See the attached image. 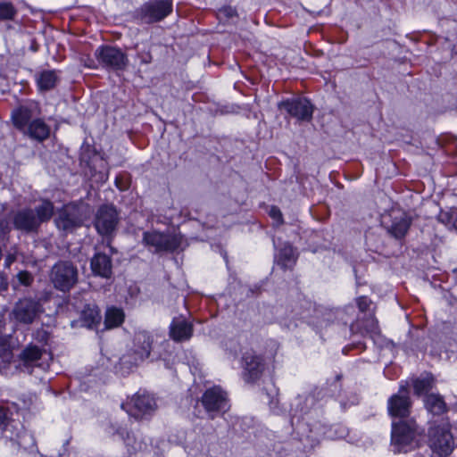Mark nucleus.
<instances>
[{
	"mask_svg": "<svg viewBox=\"0 0 457 457\" xmlns=\"http://www.w3.org/2000/svg\"><path fill=\"white\" fill-rule=\"evenodd\" d=\"M54 213V205L50 201L44 200L35 210L23 209L13 217L14 227L22 231H36L41 223L49 220Z\"/></svg>",
	"mask_w": 457,
	"mask_h": 457,
	"instance_id": "f257e3e1",
	"label": "nucleus"
},
{
	"mask_svg": "<svg viewBox=\"0 0 457 457\" xmlns=\"http://www.w3.org/2000/svg\"><path fill=\"white\" fill-rule=\"evenodd\" d=\"M420 433L413 420L393 422L392 445L395 452H407L419 446Z\"/></svg>",
	"mask_w": 457,
	"mask_h": 457,
	"instance_id": "f03ea898",
	"label": "nucleus"
},
{
	"mask_svg": "<svg viewBox=\"0 0 457 457\" xmlns=\"http://www.w3.org/2000/svg\"><path fill=\"white\" fill-rule=\"evenodd\" d=\"M12 416V411L8 407L0 404V438L4 437L11 441H16L19 446L24 448L28 447L23 442L26 439L34 445L33 437L28 434L23 429L21 424L15 421Z\"/></svg>",
	"mask_w": 457,
	"mask_h": 457,
	"instance_id": "7ed1b4c3",
	"label": "nucleus"
},
{
	"mask_svg": "<svg viewBox=\"0 0 457 457\" xmlns=\"http://www.w3.org/2000/svg\"><path fill=\"white\" fill-rule=\"evenodd\" d=\"M428 445L432 452L438 456H447L453 450V438L449 424L431 427L428 430Z\"/></svg>",
	"mask_w": 457,
	"mask_h": 457,
	"instance_id": "20e7f679",
	"label": "nucleus"
},
{
	"mask_svg": "<svg viewBox=\"0 0 457 457\" xmlns=\"http://www.w3.org/2000/svg\"><path fill=\"white\" fill-rule=\"evenodd\" d=\"M50 279L56 289L67 292L77 283L78 272L72 264L60 262L52 268Z\"/></svg>",
	"mask_w": 457,
	"mask_h": 457,
	"instance_id": "39448f33",
	"label": "nucleus"
},
{
	"mask_svg": "<svg viewBox=\"0 0 457 457\" xmlns=\"http://www.w3.org/2000/svg\"><path fill=\"white\" fill-rule=\"evenodd\" d=\"M122 408L136 419L149 414L156 408V403L153 395L148 393H137L129 402L122 404Z\"/></svg>",
	"mask_w": 457,
	"mask_h": 457,
	"instance_id": "423d86ee",
	"label": "nucleus"
},
{
	"mask_svg": "<svg viewBox=\"0 0 457 457\" xmlns=\"http://www.w3.org/2000/svg\"><path fill=\"white\" fill-rule=\"evenodd\" d=\"M119 223V213L113 205L101 206L95 218V227L103 236H111Z\"/></svg>",
	"mask_w": 457,
	"mask_h": 457,
	"instance_id": "0eeeda50",
	"label": "nucleus"
},
{
	"mask_svg": "<svg viewBox=\"0 0 457 457\" xmlns=\"http://www.w3.org/2000/svg\"><path fill=\"white\" fill-rule=\"evenodd\" d=\"M171 0H150L139 10L142 21L151 23L162 20L171 12Z\"/></svg>",
	"mask_w": 457,
	"mask_h": 457,
	"instance_id": "6e6552de",
	"label": "nucleus"
},
{
	"mask_svg": "<svg viewBox=\"0 0 457 457\" xmlns=\"http://www.w3.org/2000/svg\"><path fill=\"white\" fill-rule=\"evenodd\" d=\"M55 223L60 229L72 230L82 226V213L76 204H67L58 212Z\"/></svg>",
	"mask_w": 457,
	"mask_h": 457,
	"instance_id": "1a4fd4ad",
	"label": "nucleus"
},
{
	"mask_svg": "<svg viewBox=\"0 0 457 457\" xmlns=\"http://www.w3.org/2000/svg\"><path fill=\"white\" fill-rule=\"evenodd\" d=\"M39 311L40 303L37 301L31 298H23L16 303L12 315L21 323L30 324L34 321Z\"/></svg>",
	"mask_w": 457,
	"mask_h": 457,
	"instance_id": "9d476101",
	"label": "nucleus"
},
{
	"mask_svg": "<svg viewBox=\"0 0 457 457\" xmlns=\"http://www.w3.org/2000/svg\"><path fill=\"white\" fill-rule=\"evenodd\" d=\"M278 106L299 120H310L313 112L312 104L305 98L287 100L281 102Z\"/></svg>",
	"mask_w": 457,
	"mask_h": 457,
	"instance_id": "9b49d317",
	"label": "nucleus"
},
{
	"mask_svg": "<svg viewBox=\"0 0 457 457\" xmlns=\"http://www.w3.org/2000/svg\"><path fill=\"white\" fill-rule=\"evenodd\" d=\"M387 409L392 417L403 419L409 416L411 401L405 388H401L398 394L389 398Z\"/></svg>",
	"mask_w": 457,
	"mask_h": 457,
	"instance_id": "f8f14e48",
	"label": "nucleus"
},
{
	"mask_svg": "<svg viewBox=\"0 0 457 457\" xmlns=\"http://www.w3.org/2000/svg\"><path fill=\"white\" fill-rule=\"evenodd\" d=\"M203 404L210 413L214 411H225L228 408L226 393L220 387H213L207 390L203 395Z\"/></svg>",
	"mask_w": 457,
	"mask_h": 457,
	"instance_id": "ddd939ff",
	"label": "nucleus"
},
{
	"mask_svg": "<svg viewBox=\"0 0 457 457\" xmlns=\"http://www.w3.org/2000/svg\"><path fill=\"white\" fill-rule=\"evenodd\" d=\"M97 56L103 63L114 70H123L128 64L126 55L115 47H101L97 50Z\"/></svg>",
	"mask_w": 457,
	"mask_h": 457,
	"instance_id": "4468645a",
	"label": "nucleus"
},
{
	"mask_svg": "<svg viewBox=\"0 0 457 457\" xmlns=\"http://www.w3.org/2000/svg\"><path fill=\"white\" fill-rule=\"evenodd\" d=\"M43 351L35 345L29 344L21 350L18 355L19 366L21 371L30 372L37 362L41 359Z\"/></svg>",
	"mask_w": 457,
	"mask_h": 457,
	"instance_id": "2eb2a0df",
	"label": "nucleus"
},
{
	"mask_svg": "<svg viewBox=\"0 0 457 457\" xmlns=\"http://www.w3.org/2000/svg\"><path fill=\"white\" fill-rule=\"evenodd\" d=\"M392 224L388 228V231L396 238L403 237L411 223L410 216L401 211H393L391 213Z\"/></svg>",
	"mask_w": 457,
	"mask_h": 457,
	"instance_id": "dca6fc26",
	"label": "nucleus"
},
{
	"mask_svg": "<svg viewBox=\"0 0 457 457\" xmlns=\"http://www.w3.org/2000/svg\"><path fill=\"white\" fill-rule=\"evenodd\" d=\"M153 338L146 331H138L134 338V353L136 361H143L150 355Z\"/></svg>",
	"mask_w": 457,
	"mask_h": 457,
	"instance_id": "f3484780",
	"label": "nucleus"
},
{
	"mask_svg": "<svg viewBox=\"0 0 457 457\" xmlns=\"http://www.w3.org/2000/svg\"><path fill=\"white\" fill-rule=\"evenodd\" d=\"M193 334L192 324L185 319L175 318L170 325V337L177 342L188 340Z\"/></svg>",
	"mask_w": 457,
	"mask_h": 457,
	"instance_id": "a211bd4d",
	"label": "nucleus"
},
{
	"mask_svg": "<svg viewBox=\"0 0 457 457\" xmlns=\"http://www.w3.org/2000/svg\"><path fill=\"white\" fill-rule=\"evenodd\" d=\"M143 240L146 245L154 247L155 251L170 250L175 247L170 236L157 231L145 232Z\"/></svg>",
	"mask_w": 457,
	"mask_h": 457,
	"instance_id": "6ab92c4d",
	"label": "nucleus"
},
{
	"mask_svg": "<svg viewBox=\"0 0 457 457\" xmlns=\"http://www.w3.org/2000/svg\"><path fill=\"white\" fill-rule=\"evenodd\" d=\"M22 133L32 139L42 142L49 137L50 127L42 119H35L28 124Z\"/></svg>",
	"mask_w": 457,
	"mask_h": 457,
	"instance_id": "aec40b11",
	"label": "nucleus"
},
{
	"mask_svg": "<svg viewBox=\"0 0 457 457\" xmlns=\"http://www.w3.org/2000/svg\"><path fill=\"white\" fill-rule=\"evenodd\" d=\"M243 368L247 380L255 379L262 371L263 364L260 357L253 353H246L243 357Z\"/></svg>",
	"mask_w": 457,
	"mask_h": 457,
	"instance_id": "412c9836",
	"label": "nucleus"
},
{
	"mask_svg": "<svg viewBox=\"0 0 457 457\" xmlns=\"http://www.w3.org/2000/svg\"><path fill=\"white\" fill-rule=\"evenodd\" d=\"M91 270L95 275L110 278L112 275V262L105 254H96L91 261Z\"/></svg>",
	"mask_w": 457,
	"mask_h": 457,
	"instance_id": "4be33fe9",
	"label": "nucleus"
},
{
	"mask_svg": "<svg viewBox=\"0 0 457 457\" xmlns=\"http://www.w3.org/2000/svg\"><path fill=\"white\" fill-rule=\"evenodd\" d=\"M124 320L125 313L121 308L110 306L105 311L104 329L118 328L124 322Z\"/></svg>",
	"mask_w": 457,
	"mask_h": 457,
	"instance_id": "5701e85b",
	"label": "nucleus"
},
{
	"mask_svg": "<svg viewBox=\"0 0 457 457\" xmlns=\"http://www.w3.org/2000/svg\"><path fill=\"white\" fill-rule=\"evenodd\" d=\"M31 110L25 106H21L12 112L13 126L21 132L25 131L28 124L31 121Z\"/></svg>",
	"mask_w": 457,
	"mask_h": 457,
	"instance_id": "b1692460",
	"label": "nucleus"
},
{
	"mask_svg": "<svg viewBox=\"0 0 457 457\" xmlns=\"http://www.w3.org/2000/svg\"><path fill=\"white\" fill-rule=\"evenodd\" d=\"M91 162L94 163V171L93 169H91V179L96 184L106 181L108 179L106 161L96 156L91 160Z\"/></svg>",
	"mask_w": 457,
	"mask_h": 457,
	"instance_id": "393cba45",
	"label": "nucleus"
},
{
	"mask_svg": "<svg viewBox=\"0 0 457 457\" xmlns=\"http://www.w3.org/2000/svg\"><path fill=\"white\" fill-rule=\"evenodd\" d=\"M58 75L55 71H43L37 78V84L41 91L53 89L58 82Z\"/></svg>",
	"mask_w": 457,
	"mask_h": 457,
	"instance_id": "a878e982",
	"label": "nucleus"
},
{
	"mask_svg": "<svg viewBox=\"0 0 457 457\" xmlns=\"http://www.w3.org/2000/svg\"><path fill=\"white\" fill-rule=\"evenodd\" d=\"M426 409L436 415L442 414L446 411V404L443 397L436 394L428 395L424 400Z\"/></svg>",
	"mask_w": 457,
	"mask_h": 457,
	"instance_id": "bb28decb",
	"label": "nucleus"
},
{
	"mask_svg": "<svg viewBox=\"0 0 457 457\" xmlns=\"http://www.w3.org/2000/svg\"><path fill=\"white\" fill-rule=\"evenodd\" d=\"M18 11L10 1L0 0V21H13Z\"/></svg>",
	"mask_w": 457,
	"mask_h": 457,
	"instance_id": "cd10ccee",
	"label": "nucleus"
},
{
	"mask_svg": "<svg viewBox=\"0 0 457 457\" xmlns=\"http://www.w3.org/2000/svg\"><path fill=\"white\" fill-rule=\"evenodd\" d=\"M434 386V379L431 376L424 378H417L413 381V389L416 395H420L428 392Z\"/></svg>",
	"mask_w": 457,
	"mask_h": 457,
	"instance_id": "c85d7f7f",
	"label": "nucleus"
},
{
	"mask_svg": "<svg viewBox=\"0 0 457 457\" xmlns=\"http://www.w3.org/2000/svg\"><path fill=\"white\" fill-rule=\"evenodd\" d=\"M102 316L97 306L87 307V328L95 327L96 329L101 325Z\"/></svg>",
	"mask_w": 457,
	"mask_h": 457,
	"instance_id": "c756f323",
	"label": "nucleus"
},
{
	"mask_svg": "<svg viewBox=\"0 0 457 457\" xmlns=\"http://www.w3.org/2000/svg\"><path fill=\"white\" fill-rule=\"evenodd\" d=\"M440 220L448 226H453L457 230V209L452 210L450 212L440 214Z\"/></svg>",
	"mask_w": 457,
	"mask_h": 457,
	"instance_id": "7c9ffc66",
	"label": "nucleus"
},
{
	"mask_svg": "<svg viewBox=\"0 0 457 457\" xmlns=\"http://www.w3.org/2000/svg\"><path fill=\"white\" fill-rule=\"evenodd\" d=\"M295 252L291 245H286L279 253V260L286 266V262H295Z\"/></svg>",
	"mask_w": 457,
	"mask_h": 457,
	"instance_id": "2f4dec72",
	"label": "nucleus"
},
{
	"mask_svg": "<svg viewBox=\"0 0 457 457\" xmlns=\"http://www.w3.org/2000/svg\"><path fill=\"white\" fill-rule=\"evenodd\" d=\"M17 278L21 285L26 287L30 286L34 280L33 276L26 270L20 271L17 274Z\"/></svg>",
	"mask_w": 457,
	"mask_h": 457,
	"instance_id": "473e14b6",
	"label": "nucleus"
},
{
	"mask_svg": "<svg viewBox=\"0 0 457 457\" xmlns=\"http://www.w3.org/2000/svg\"><path fill=\"white\" fill-rule=\"evenodd\" d=\"M270 216L273 219L276 225L282 223V213L277 207H271L270 210Z\"/></svg>",
	"mask_w": 457,
	"mask_h": 457,
	"instance_id": "72a5a7b5",
	"label": "nucleus"
},
{
	"mask_svg": "<svg viewBox=\"0 0 457 457\" xmlns=\"http://www.w3.org/2000/svg\"><path fill=\"white\" fill-rule=\"evenodd\" d=\"M370 301L366 296H361L357 299V305L361 312L368 310Z\"/></svg>",
	"mask_w": 457,
	"mask_h": 457,
	"instance_id": "f704fd0d",
	"label": "nucleus"
},
{
	"mask_svg": "<svg viewBox=\"0 0 457 457\" xmlns=\"http://www.w3.org/2000/svg\"><path fill=\"white\" fill-rule=\"evenodd\" d=\"M236 15V10L232 7H224L220 10L219 16L220 17H227V18H232Z\"/></svg>",
	"mask_w": 457,
	"mask_h": 457,
	"instance_id": "c9c22d12",
	"label": "nucleus"
},
{
	"mask_svg": "<svg viewBox=\"0 0 457 457\" xmlns=\"http://www.w3.org/2000/svg\"><path fill=\"white\" fill-rule=\"evenodd\" d=\"M129 438H128V442L126 443L128 446H130L134 453L137 451H142L146 447L145 444H143L142 442H135L134 445H130Z\"/></svg>",
	"mask_w": 457,
	"mask_h": 457,
	"instance_id": "e433bc0d",
	"label": "nucleus"
},
{
	"mask_svg": "<svg viewBox=\"0 0 457 457\" xmlns=\"http://www.w3.org/2000/svg\"><path fill=\"white\" fill-rule=\"evenodd\" d=\"M16 260V256L12 253H10L6 256L4 264L6 267H10L12 263H13Z\"/></svg>",
	"mask_w": 457,
	"mask_h": 457,
	"instance_id": "4c0bfd02",
	"label": "nucleus"
},
{
	"mask_svg": "<svg viewBox=\"0 0 457 457\" xmlns=\"http://www.w3.org/2000/svg\"><path fill=\"white\" fill-rule=\"evenodd\" d=\"M7 287L8 283L5 278L2 274H0V292L6 290Z\"/></svg>",
	"mask_w": 457,
	"mask_h": 457,
	"instance_id": "58836bf2",
	"label": "nucleus"
},
{
	"mask_svg": "<svg viewBox=\"0 0 457 457\" xmlns=\"http://www.w3.org/2000/svg\"><path fill=\"white\" fill-rule=\"evenodd\" d=\"M150 61H151V57L149 55H147V57H144L142 59V62L145 63H148V62H150Z\"/></svg>",
	"mask_w": 457,
	"mask_h": 457,
	"instance_id": "ea45409f",
	"label": "nucleus"
}]
</instances>
